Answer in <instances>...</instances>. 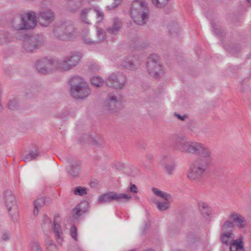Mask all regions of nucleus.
<instances>
[{
	"label": "nucleus",
	"instance_id": "nucleus-1",
	"mask_svg": "<svg viewBox=\"0 0 251 251\" xmlns=\"http://www.w3.org/2000/svg\"><path fill=\"white\" fill-rule=\"evenodd\" d=\"M176 148L180 151L190 154H197L198 158L211 162L212 150L201 143L188 141L183 135H176L174 138Z\"/></svg>",
	"mask_w": 251,
	"mask_h": 251
},
{
	"label": "nucleus",
	"instance_id": "nucleus-2",
	"mask_svg": "<svg viewBox=\"0 0 251 251\" xmlns=\"http://www.w3.org/2000/svg\"><path fill=\"white\" fill-rule=\"evenodd\" d=\"M211 164L209 161L196 158L189 167L187 173V177L193 181L198 180L208 170Z\"/></svg>",
	"mask_w": 251,
	"mask_h": 251
},
{
	"label": "nucleus",
	"instance_id": "nucleus-3",
	"mask_svg": "<svg viewBox=\"0 0 251 251\" xmlns=\"http://www.w3.org/2000/svg\"><path fill=\"white\" fill-rule=\"evenodd\" d=\"M81 56L76 52H72L54 62L55 69L61 72H66L75 67L80 61Z\"/></svg>",
	"mask_w": 251,
	"mask_h": 251
},
{
	"label": "nucleus",
	"instance_id": "nucleus-4",
	"mask_svg": "<svg viewBox=\"0 0 251 251\" xmlns=\"http://www.w3.org/2000/svg\"><path fill=\"white\" fill-rule=\"evenodd\" d=\"M53 33L54 36L60 40H73L78 35L75 27L70 22H66L56 27Z\"/></svg>",
	"mask_w": 251,
	"mask_h": 251
},
{
	"label": "nucleus",
	"instance_id": "nucleus-5",
	"mask_svg": "<svg viewBox=\"0 0 251 251\" xmlns=\"http://www.w3.org/2000/svg\"><path fill=\"white\" fill-rule=\"evenodd\" d=\"M132 196L128 194L117 193L115 192H109L100 195L98 199L99 203L102 204L116 201L119 202H124L129 201Z\"/></svg>",
	"mask_w": 251,
	"mask_h": 251
},
{
	"label": "nucleus",
	"instance_id": "nucleus-6",
	"mask_svg": "<svg viewBox=\"0 0 251 251\" xmlns=\"http://www.w3.org/2000/svg\"><path fill=\"white\" fill-rule=\"evenodd\" d=\"M147 69L149 74L155 78H158L163 73L162 66L160 63L158 57L155 54L151 55L147 63Z\"/></svg>",
	"mask_w": 251,
	"mask_h": 251
},
{
	"label": "nucleus",
	"instance_id": "nucleus-7",
	"mask_svg": "<svg viewBox=\"0 0 251 251\" xmlns=\"http://www.w3.org/2000/svg\"><path fill=\"white\" fill-rule=\"evenodd\" d=\"M126 75L118 72L110 75L106 80V84L109 87L121 89L126 85Z\"/></svg>",
	"mask_w": 251,
	"mask_h": 251
},
{
	"label": "nucleus",
	"instance_id": "nucleus-8",
	"mask_svg": "<svg viewBox=\"0 0 251 251\" xmlns=\"http://www.w3.org/2000/svg\"><path fill=\"white\" fill-rule=\"evenodd\" d=\"M95 16L98 22H100L103 19V13L96 9L84 8L80 12L81 21L86 24H90L94 19Z\"/></svg>",
	"mask_w": 251,
	"mask_h": 251
},
{
	"label": "nucleus",
	"instance_id": "nucleus-9",
	"mask_svg": "<svg viewBox=\"0 0 251 251\" xmlns=\"http://www.w3.org/2000/svg\"><path fill=\"white\" fill-rule=\"evenodd\" d=\"M3 200L8 211L13 218L17 213V201L15 195L10 190H7L3 192Z\"/></svg>",
	"mask_w": 251,
	"mask_h": 251
},
{
	"label": "nucleus",
	"instance_id": "nucleus-10",
	"mask_svg": "<svg viewBox=\"0 0 251 251\" xmlns=\"http://www.w3.org/2000/svg\"><path fill=\"white\" fill-rule=\"evenodd\" d=\"M55 17L54 12L47 9L40 11L38 14L37 19L42 26H47L54 20Z\"/></svg>",
	"mask_w": 251,
	"mask_h": 251
},
{
	"label": "nucleus",
	"instance_id": "nucleus-11",
	"mask_svg": "<svg viewBox=\"0 0 251 251\" xmlns=\"http://www.w3.org/2000/svg\"><path fill=\"white\" fill-rule=\"evenodd\" d=\"M45 40L42 37H29L25 40L23 46L26 51L31 52L43 46Z\"/></svg>",
	"mask_w": 251,
	"mask_h": 251
},
{
	"label": "nucleus",
	"instance_id": "nucleus-12",
	"mask_svg": "<svg viewBox=\"0 0 251 251\" xmlns=\"http://www.w3.org/2000/svg\"><path fill=\"white\" fill-rule=\"evenodd\" d=\"M82 38L83 41L88 44L99 43L104 40V31L100 29H98L96 33L87 32L83 36Z\"/></svg>",
	"mask_w": 251,
	"mask_h": 251
},
{
	"label": "nucleus",
	"instance_id": "nucleus-13",
	"mask_svg": "<svg viewBox=\"0 0 251 251\" xmlns=\"http://www.w3.org/2000/svg\"><path fill=\"white\" fill-rule=\"evenodd\" d=\"M54 62L55 61H53L46 57L43 58L37 62L36 64L37 70L39 72L43 74L51 72L55 68Z\"/></svg>",
	"mask_w": 251,
	"mask_h": 251
},
{
	"label": "nucleus",
	"instance_id": "nucleus-14",
	"mask_svg": "<svg viewBox=\"0 0 251 251\" xmlns=\"http://www.w3.org/2000/svg\"><path fill=\"white\" fill-rule=\"evenodd\" d=\"M149 11L145 0H133L130 8V14L137 18V12Z\"/></svg>",
	"mask_w": 251,
	"mask_h": 251
},
{
	"label": "nucleus",
	"instance_id": "nucleus-15",
	"mask_svg": "<svg viewBox=\"0 0 251 251\" xmlns=\"http://www.w3.org/2000/svg\"><path fill=\"white\" fill-rule=\"evenodd\" d=\"M23 23L25 30L34 28L36 24V14L34 12H29L22 14Z\"/></svg>",
	"mask_w": 251,
	"mask_h": 251
},
{
	"label": "nucleus",
	"instance_id": "nucleus-16",
	"mask_svg": "<svg viewBox=\"0 0 251 251\" xmlns=\"http://www.w3.org/2000/svg\"><path fill=\"white\" fill-rule=\"evenodd\" d=\"M91 93V89L87 83L71 92V95L76 99L81 100L87 98Z\"/></svg>",
	"mask_w": 251,
	"mask_h": 251
},
{
	"label": "nucleus",
	"instance_id": "nucleus-17",
	"mask_svg": "<svg viewBox=\"0 0 251 251\" xmlns=\"http://www.w3.org/2000/svg\"><path fill=\"white\" fill-rule=\"evenodd\" d=\"M228 217L240 229H243L247 226V223L245 218L238 212H231L228 215Z\"/></svg>",
	"mask_w": 251,
	"mask_h": 251
},
{
	"label": "nucleus",
	"instance_id": "nucleus-18",
	"mask_svg": "<svg viewBox=\"0 0 251 251\" xmlns=\"http://www.w3.org/2000/svg\"><path fill=\"white\" fill-rule=\"evenodd\" d=\"M69 82L71 86L70 93L80 87V86L87 83L82 77L78 75L71 76L69 79Z\"/></svg>",
	"mask_w": 251,
	"mask_h": 251
},
{
	"label": "nucleus",
	"instance_id": "nucleus-19",
	"mask_svg": "<svg viewBox=\"0 0 251 251\" xmlns=\"http://www.w3.org/2000/svg\"><path fill=\"white\" fill-rule=\"evenodd\" d=\"M162 162L167 173L172 175L176 168L174 159L170 156L165 155L162 158Z\"/></svg>",
	"mask_w": 251,
	"mask_h": 251
},
{
	"label": "nucleus",
	"instance_id": "nucleus-20",
	"mask_svg": "<svg viewBox=\"0 0 251 251\" xmlns=\"http://www.w3.org/2000/svg\"><path fill=\"white\" fill-rule=\"evenodd\" d=\"M198 209L201 215L204 219L208 220L212 214V209L208 203L202 201L198 202Z\"/></svg>",
	"mask_w": 251,
	"mask_h": 251
},
{
	"label": "nucleus",
	"instance_id": "nucleus-21",
	"mask_svg": "<svg viewBox=\"0 0 251 251\" xmlns=\"http://www.w3.org/2000/svg\"><path fill=\"white\" fill-rule=\"evenodd\" d=\"M244 237L240 235L237 239L231 240L229 246L230 251H245L244 247Z\"/></svg>",
	"mask_w": 251,
	"mask_h": 251
},
{
	"label": "nucleus",
	"instance_id": "nucleus-22",
	"mask_svg": "<svg viewBox=\"0 0 251 251\" xmlns=\"http://www.w3.org/2000/svg\"><path fill=\"white\" fill-rule=\"evenodd\" d=\"M71 166L68 173L73 177L78 176L81 169V162L78 160H70Z\"/></svg>",
	"mask_w": 251,
	"mask_h": 251
},
{
	"label": "nucleus",
	"instance_id": "nucleus-23",
	"mask_svg": "<svg viewBox=\"0 0 251 251\" xmlns=\"http://www.w3.org/2000/svg\"><path fill=\"white\" fill-rule=\"evenodd\" d=\"M88 203L87 201H82L78 204L73 210V216L77 218L83 214L87 209Z\"/></svg>",
	"mask_w": 251,
	"mask_h": 251
},
{
	"label": "nucleus",
	"instance_id": "nucleus-24",
	"mask_svg": "<svg viewBox=\"0 0 251 251\" xmlns=\"http://www.w3.org/2000/svg\"><path fill=\"white\" fill-rule=\"evenodd\" d=\"M134 22L140 25H144L149 19V11L137 12V18L131 15Z\"/></svg>",
	"mask_w": 251,
	"mask_h": 251
},
{
	"label": "nucleus",
	"instance_id": "nucleus-25",
	"mask_svg": "<svg viewBox=\"0 0 251 251\" xmlns=\"http://www.w3.org/2000/svg\"><path fill=\"white\" fill-rule=\"evenodd\" d=\"M167 28L170 36L173 37H176L180 31L179 26L177 23L175 22H171L168 23Z\"/></svg>",
	"mask_w": 251,
	"mask_h": 251
},
{
	"label": "nucleus",
	"instance_id": "nucleus-26",
	"mask_svg": "<svg viewBox=\"0 0 251 251\" xmlns=\"http://www.w3.org/2000/svg\"><path fill=\"white\" fill-rule=\"evenodd\" d=\"M122 26V22L121 20L118 18H115L113 19V25L107 28V31L108 33L111 34H117L120 30Z\"/></svg>",
	"mask_w": 251,
	"mask_h": 251
},
{
	"label": "nucleus",
	"instance_id": "nucleus-27",
	"mask_svg": "<svg viewBox=\"0 0 251 251\" xmlns=\"http://www.w3.org/2000/svg\"><path fill=\"white\" fill-rule=\"evenodd\" d=\"M234 233L231 231H225L222 233L220 235L221 241L226 246H230L231 244L230 240L233 238Z\"/></svg>",
	"mask_w": 251,
	"mask_h": 251
},
{
	"label": "nucleus",
	"instance_id": "nucleus-28",
	"mask_svg": "<svg viewBox=\"0 0 251 251\" xmlns=\"http://www.w3.org/2000/svg\"><path fill=\"white\" fill-rule=\"evenodd\" d=\"M53 232L58 244L62 245L63 241V232L59 224H57L55 221L54 222Z\"/></svg>",
	"mask_w": 251,
	"mask_h": 251
},
{
	"label": "nucleus",
	"instance_id": "nucleus-29",
	"mask_svg": "<svg viewBox=\"0 0 251 251\" xmlns=\"http://www.w3.org/2000/svg\"><path fill=\"white\" fill-rule=\"evenodd\" d=\"M13 28L17 30H25L24 24L22 20V15L20 18H15L13 19L11 22Z\"/></svg>",
	"mask_w": 251,
	"mask_h": 251
},
{
	"label": "nucleus",
	"instance_id": "nucleus-30",
	"mask_svg": "<svg viewBox=\"0 0 251 251\" xmlns=\"http://www.w3.org/2000/svg\"><path fill=\"white\" fill-rule=\"evenodd\" d=\"M39 152L37 150L34 151H30L27 154L23 156L22 160L28 162L35 159L39 156Z\"/></svg>",
	"mask_w": 251,
	"mask_h": 251
},
{
	"label": "nucleus",
	"instance_id": "nucleus-31",
	"mask_svg": "<svg viewBox=\"0 0 251 251\" xmlns=\"http://www.w3.org/2000/svg\"><path fill=\"white\" fill-rule=\"evenodd\" d=\"M45 204V200L44 198H40L34 201V209L33 214L35 216L38 215L39 209Z\"/></svg>",
	"mask_w": 251,
	"mask_h": 251
},
{
	"label": "nucleus",
	"instance_id": "nucleus-32",
	"mask_svg": "<svg viewBox=\"0 0 251 251\" xmlns=\"http://www.w3.org/2000/svg\"><path fill=\"white\" fill-rule=\"evenodd\" d=\"M107 100H110L111 102H114L120 105L123 100V98L118 93H110L108 95Z\"/></svg>",
	"mask_w": 251,
	"mask_h": 251
},
{
	"label": "nucleus",
	"instance_id": "nucleus-33",
	"mask_svg": "<svg viewBox=\"0 0 251 251\" xmlns=\"http://www.w3.org/2000/svg\"><path fill=\"white\" fill-rule=\"evenodd\" d=\"M151 190L156 196L162 198L164 200H169L171 198L170 194L162 191L157 188L153 187Z\"/></svg>",
	"mask_w": 251,
	"mask_h": 251
},
{
	"label": "nucleus",
	"instance_id": "nucleus-34",
	"mask_svg": "<svg viewBox=\"0 0 251 251\" xmlns=\"http://www.w3.org/2000/svg\"><path fill=\"white\" fill-rule=\"evenodd\" d=\"M171 0H151L153 5L159 8H162L166 6Z\"/></svg>",
	"mask_w": 251,
	"mask_h": 251
},
{
	"label": "nucleus",
	"instance_id": "nucleus-35",
	"mask_svg": "<svg viewBox=\"0 0 251 251\" xmlns=\"http://www.w3.org/2000/svg\"><path fill=\"white\" fill-rule=\"evenodd\" d=\"M121 65L124 68L126 69L131 70L136 68V65L134 62L128 58L124 60Z\"/></svg>",
	"mask_w": 251,
	"mask_h": 251
},
{
	"label": "nucleus",
	"instance_id": "nucleus-36",
	"mask_svg": "<svg viewBox=\"0 0 251 251\" xmlns=\"http://www.w3.org/2000/svg\"><path fill=\"white\" fill-rule=\"evenodd\" d=\"M10 38V33L3 31H0V44H3L8 42Z\"/></svg>",
	"mask_w": 251,
	"mask_h": 251
},
{
	"label": "nucleus",
	"instance_id": "nucleus-37",
	"mask_svg": "<svg viewBox=\"0 0 251 251\" xmlns=\"http://www.w3.org/2000/svg\"><path fill=\"white\" fill-rule=\"evenodd\" d=\"M92 84L96 87H99L102 86L104 82L101 78L99 76H93L91 79Z\"/></svg>",
	"mask_w": 251,
	"mask_h": 251
},
{
	"label": "nucleus",
	"instance_id": "nucleus-38",
	"mask_svg": "<svg viewBox=\"0 0 251 251\" xmlns=\"http://www.w3.org/2000/svg\"><path fill=\"white\" fill-rule=\"evenodd\" d=\"M8 107L11 110H15L18 108L19 103L16 98H12L10 100L8 103Z\"/></svg>",
	"mask_w": 251,
	"mask_h": 251
},
{
	"label": "nucleus",
	"instance_id": "nucleus-39",
	"mask_svg": "<svg viewBox=\"0 0 251 251\" xmlns=\"http://www.w3.org/2000/svg\"><path fill=\"white\" fill-rule=\"evenodd\" d=\"M73 192L75 195L82 196L87 194V189L85 187L78 186L74 189Z\"/></svg>",
	"mask_w": 251,
	"mask_h": 251
},
{
	"label": "nucleus",
	"instance_id": "nucleus-40",
	"mask_svg": "<svg viewBox=\"0 0 251 251\" xmlns=\"http://www.w3.org/2000/svg\"><path fill=\"white\" fill-rule=\"evenodd\" d=\"M169 200H165L164 202H157V207L160 211H164L169 208Z\"/></svg>",
	"mask_w": 251,
	"mask_h": 251
},
{
	"label": "nucleus",
	"instance_id": "nucleus-41",
	"mask_svg": "<svg viewBox=\"0 0 251 251\" xmlns=\"http://www.w3.org/2000/svg\"><path fill=\"white\" fill-rule=\"evenodd\" d=\"M120 105L117 104L114 102H111L110 100H107L106 103L105 104V107L106 108L112 111H115L116 109H117Z\"/></svg>",
	"mask_w": 251,
	"mask_h": 251
},
{
	"label": "nucleus",
	"instance_id": "nucleus-42",
	"mask_svg": "<svg viewBox=\"0 0 251 251\" xmlns=\"http://www.w3.org/2000/svg\"><path fill=\"white\" fill-rule=\"evenodd\" d=\"M233 226H234L233 222L230 220L225 221L223 223V224L221 226V228H222V230L225 231H227L226 230H227L228 229V228H232Z\"/></svg>",
	"mask_w": 251,
	"mask_h": 251
},
{
	"label": "nucleus",
	"instance_id": "nucleus-43",
	"mask_svg": "<svg viewBox=\"0 0 251 251\" xmlns=\"http://www.w3.org/2000/svg\"><path fill=\"white\" fill-rule=\"evenodd\" d=\"M46 247L48 251H58L57 246L52 240H49L47 241Z\"/></svg>",
	"mask_w": 251,
	"mask_h": 251
},
{
	"label": "nucleus",
	"instance_id": "nucleus-44",
	"mask_svg": "<svg viewBox=\"0 0 251 251\" xmlns=\"http://www.w3.org/2000/svg\"><path fill=\"white\" fill-rule=\"evenodd\" d=\"M30 251H43L38 241H32L30 243Z\"/></svg>",
	"mask_w": 251,
	"mask_h": 251
},
{
	"label": "nucleus",
	"instance_id": "nucleus-45",
	"mask_svg": "<svg viewBox=\"0 0 251 251\" xmlns=\"http://www.w3.org/2000/svg\"><path fill=\"white\" fill-rule=\"evenodd\" d=\"M41 221V225L43 227H50L51 226V221L46 215H43Z\"/></svg>",
	"mask_w": 251,
	"mask_h": 251
},
{
	"label": "nucleus",
	"instance_id": "nucleus-46",
	"mask_svg": "<svg viewBox=\"0 0 251 251\" xmlns=\"http://www.w3.org/2000/svg\"><path fill=\"white\" fill-rule=\"evenodd\" d=\"M113 2H109L107 7L108 9L111 10L116 7L120 2V0H113Z\"/></svg>",
	"mask_w": 251,
	"mask_h": 251
},
{
	"label": "nucleus",
	"instance_id": "nucleus-47",
	"mask_svg": "<svg viewBox=\"0 0 251 251\" xmlns=\"http://www.w3.org/2000/svg\"><path fill=\"white\" fill-rule=\"evenodd\" d=\"M70 232L72 237L75 240H77V231L76 227L73 225L71 226L70 229Z\"/></svg>",
	"mask_w": 251,
	"mask_h": 251
},
{
	"label": "nucleus",
	"instance_id": "nucleus-48",
	"mask_svg": "<svg viewBox=\"0 0 251 251\" xmlns=\"http://www.w3.org/2000/svg\"><path fill=\"white\" fill-rule=\"evenodd\" d=\"M92 144L95 146H101L103 144V141L100 139H99L98 140L96 139H93L92 141Z\"/></svg>",
	"mask_w": 251,
	"mask_h": 251
},
{
	"label": "nucleus",
	"instance_id": "nucleus-49",
	"mask_svg": "<svg viewBox=\"0 0 251 251\" xmlns=\"http://www.w3.org/2000/svg\"><path fill=\"white\" fill-rule=\"evenodd\" d=\"M10 238L9 233L4 231L2 232L1 235V239L4 241H7Z\"/></svg>",
	"mask_w": 251,
	"mask_h": 251
},
{
	"label": "nucleus",
	"instance_id": "nucleus-50",
	"mask_svg": "<svg viewBox=\"0 0 251 251\" xmlns=\"http://www.w3.org/2000/svg\"><path fill=\"white\" fill-rule=\"evenodd\" d=\"M129 190L131 192L136 194L138 192V189L135 184H131L129 188Z\"/></svg>",
	"mask_w": 251,
	"mask_h": 251
},
{
	"label": "nucleus",
	"instance_id": "nucleus-51",
	"mask_svg": "<svg viewBox=\"0 0 251 251\" xmlns=\"http://www.w3.org/2000/svg\"><path fill=\"white\" fill-rule=\"evenodd\" d=\"M175 115L178 119L180 120L181 121H184L185 120V119L187 118V116H186V115L181 116V115H180L178 114H176V113H175Z\"/></svg>",
	"mask_w": 251,
	"mask_h": 251
},
{
	"label": "nucleus",
	"instance_id": "nucleus-52",
	"mask_svg": "<svg viewBox=\"0 0 251 251\" xmlns=\"http://www.w3.org/2000/svg\"><path fill=\"white\" fill-rule=\"evenodd\" d=\"M186 238H187V240L188 241H190V235H188L186 237Z\"/></svg>",
	"mask_w": 251,
	"mask_h": 251
},
{
	"label": "nucleus",
	"instance_id": "nucleus-53",
	"mask_svg": "<svg viewBox=\"0 0 251 251\" xmlns=\"http://www.w3.org/2000/svg\"><path fill=\"white\" fill-rule=\"evenodd\" d=\"M248 2L251 4V0H247Z\"/></svg>",
	"mask_w": 251,
	"mask_h": 251
},
{
	"label": "nucleus",
	"instance_id": "nucleus-54",
	"mask_svg": "<svg viewBox=\"0 0 251 251\" xmlns=\"http://www.w3.org/2000/svg\"><path fill=\"white\" fill-rule=\"evenodd\" d=\"M99 70V68L98 67H97L95 69H94V70Z\"/></svg>",
	"mask_w": 251,
	"mask_h": 251
}]
</instances>
